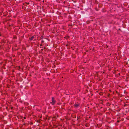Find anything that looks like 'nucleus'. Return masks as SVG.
Wrapping results in <instances>:
<instances>
[{"mask_svg": "<svg viewBox=\"0 0 129 129\" xmlns=\"http://www.w3.org/2000/svg\"><path fill=\"white\" fill-rule=\"evenodd\" d=\"M42 43H41L40 45V46H42Z\"/></svg>", "mask_w": 129, "mask_h": 129, "instance_id": "0eeeda50", "label": "nucleus"}, {"mask_svg": "<svg viewBox=\"0 0 129 129\" xmlns=\"http://www.w3.org/2000/svg\"><path fill=\"white\" fill-rule=\"evenodd\" d=\"M56 101L54 97L52 98L51 102H50V103L52 104V105H54L56 103Z\"/></svg>", "mask_w": 129, "mask_h": 129, "instance_id": "f257e3e1", "label": "nucleus"}, {"mask_svg": "<svg viewBox=\"0 0 129 129\" xmlns=\"http://www.w3.org/2000/svg\"><path fill=\"white\" fill-rule=\"evenodd\" d=\"M38 0V1H40V0Z\"/></svg>", "mask_w": 129, "mask_h": 129, "instance_id": "1a4fd4ad", "label": "nucleus"}, {"mask_svg": "<svg viewBox=\"0 0 129 129\" xmlns=\"http://www.w3.org/2000/svg\"><path fill=\"white\" fill-rule=\"evenodd\" d=\"M23 118H24V119H26V117H23Z\"/></svg>", "mask_w": 129, "mask_h": 129, "instance_id": "6e6552de", "label": "nucleus"}, {"mask_svg": "<svg viewBox=\"0 0 129 129\" xmlns=\"http://www.w3.org/2000/svg\"><path fill=\"white\" fill-rule=\"evenodd\" d=\"M56 118V116H54V117L53 118H53Z\"/></svg>", "mask_w": 129, "mask_h": 129, "instance_id": "423d86ee", "label": "nucleus"}, {"mask_svg": "<svg viewBox=\"0 0 129 129\" xmlns=\"http://www.w3.org/2000/svg\"><path fill=\"white\" fill-rule=\"evenodd\" d=\"M66 39H68L69 38V36H65V37H64Z\"/></svg>", "mask_w": 129, "mask_h": 129, "instance_id": "20e7f679", "label": "nucleus"}, {"mask_svg": "<svg viewBox=\"0 0 129 129\" xmlns=\"http://www.w3.org/2000/svg\"><path fill=\"white\" fill-rule=\"evenodd\" d=\"M44 41L43 40H42L41 41V43H44Z\"/></svg>", "mask_w": 129, "mask_h": 129, "instance_id": "39448f33", "label": "nucleus"}, {"mask_svg": "<svg viewBox=\"0 0 129 129\" xmlns=\"http://www.w3.org/2000/svg\"><path fill=\"white\" fill-rule=\"evenodd\" d=\"M29 39L30 41L35 40H36V36H32L30 38H29Z\"/></svg>", "mask_w": 129, "mask_h": 129, "instance_id": "f03ea898", "label": "nucleus"}, {"mask_svg": "<svg viewBox=\"0 0 129 129\" xmlns=\"http://www.w3.org/2000/svg\"><path fill=\"white\" fill-rule=\"evenodd\" d=\"M80 105V104L78 103H75L74 105V106L75 107L77 108Z\"/></svg>", "mask_w": 129, "mask_h": 129, "instance_id": "7ed1b4c3", "label": "nucleus"}]
</instances>
